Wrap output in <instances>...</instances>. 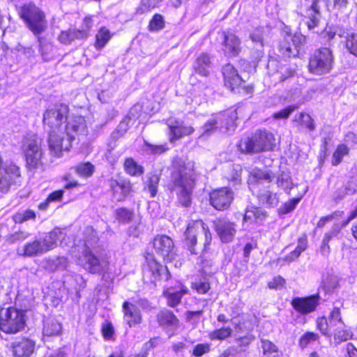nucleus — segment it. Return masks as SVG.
I'll return each instance as SVG.
<instances>
[{
    "mask_svg": "<svg viewBox=\"0 0 357 357\" xmlns=\"http://www.w3.org/2000/svg\"><path fill=\"white\" fill-rule=\"evenodd\" d=\"M68 107L62 103L50 105L43 114V122L50 130L49 149L56 157L68 151L71 143L79 135L86 134L85 119L80 116L68 117Z\"/></svg>",
    "mask_w": 357,
    "mask_h": 357,
    "instance_id": "1",
    "label": "nucleus"
},
{
    "mask_svg": "<svg viewBox=\"0 0 357 357\" xmlns=\"http://www.w3.org/2000/svg\"><path fill=\"white\" fill-rule=\"evenodd\" d=\"M203 233V243L201 256H204L211 250L213 234L209 227L201 219L190 220L188 222L182 234L181 243L183 248L191 255L199 254V235Z\"/></svg>",
    "mask_w": 357,
    "mask_h": 357,
    "instance_id": "2",
    "label": "nucleus"
},
{
    "mask_svg": "<svg viewBox=\"0 0 357 357\" xmlns=\"http://www.w3.org/2000/svg\"><path fill=\"white\" fill-rule=\"evenodd\" d=\"M41 143L42 139L36 135L32 134L26 138V144H24V147L26 146L24 157L29 177L33 176L35 173L44 171Z\"/></svg>",
    "mask_w": 357,
    "mask_h": 357,
    "instance_id": "3",
    "label": "nucleus"
},
{
    "mask_svg": "<svg viewBox=\"0 0 357 357\" xmlns=\"http://www.w3.org/2000/svg\"><path fill=\"white\" fill-rule=\"evenodd\" d=\"M274 140L272 133L266 130H257L251 137L241 139L238 146L242 153H257L271 150Z\"/></svg>",
    "mask_w": 357,
    "mask_h": 357,
    "instance_id": "4",
    "label": "nucleus"
},
{
    "mask_svg": "<svg viewBox=\"0 0 357 357\" xmlns=\"http://www.w3.org/2000/svg\"><path fill=\"white\" fill-rule=\"evenodd\" d=\"M61 231L54 228L45 234L41 240L35 239L24 245V255L36 256L43 255L57 246Z\"/></svg>",
    "mask_w": 357,
    "mask_h": 357,
    "instance_id": "5",
    "label": "nucleus"
},
{
    "mask_svg": "<svg viewBox=\"0 0 357 357\" xmlns=\"http://www.w3.org/2000/svg\"><path fill=\"white\" fill-rule=\"evenodd\" d=\"M333 63L332 51L329 48L324 47L314 51L310 56L308 68L310 72L314 75H324L331 70Z\"/></svg>",
    "mask_w": 357,
    "mask_h": 357,
    "instance_id": "6",
    "label": "nucleus"
},
{
    "mask_svg": "<svg viewBox=\"0 0 357 357\" xmlns=\"http://www.w3.org/2000/svg\"><path fill=\"white\" fill-rule=\"evenodd\" d=\"M237 119L236 110H227L215 114L203 126L202 135H209L218 128H225L227 131L232 130L236 126Z\"/></svg>",
    "mask_w": 357,
    "mask_h": 357,
    "instance_id": "7",
    "label": "nucleus"
},
{
    "mask_svg": "<svg viewBox=\"0 0 357 357\" xmlns=\"http://www.w3.org/2000/svg\"><path fill=\"white\" fill-rule=\"evenodd\" d=\"M24 20L35 36H39L47 28L45 13L33 4L24 6Z\"/></svg>",
    "mask_w": 357,
    "mask_h": 357,
    "instance_id": "8",
    "label": "nucleus"
},
{
    "mask_svg": "<svg viewBox=\"0 0 357 357\" xmlns=\"http://www.w3.org/2000/svg\"><path fill=\"white\" fill-rule=\"evenodd\" d=\"M22 328V310L8 307L0 311V330L8 334L17 333Z\"/></svg>",
    "mask_w": 357,
    "mask_h": 357,
    "instance_id": "9",
    "label": "nucleus"
},
{
    "mask_svg": "<svg viewBox=\"0 0 357 357\" xmlns=\"http://www.w3.org/2000/svg\"><path fill=\"white\" fill-rule=\"evenodd\" d=\"M144 257V270L149 274L154 283L159 281L167 282L171 279L172 275L167 266L158 261L153 253L146 252Z\"/></svg>",
    "mask_w": 357,
    "mask_h": 357,
    "instance_id": "10",
    "label": "nucleus"
},
{
    "mask_svg": "<svg viewBox=\"0 0 357 357\" xmlns=\"http://www.w3.org/2000/svg\"><path fill=\"white\" fill-rule=\"evenodd\" d=\"M153 248L158 255L160 256L165 263L174 261L176 252L173 240L167 235L158 234L152 240Z\"/></svg>",
    "mask_w": 357,
    "mask_h": 357,
    "instance_id": "11",
    "label": "nucleus"
},
{
    "mask_svg": "<svg viewBox=\"0 0 357 357\" xmlns=\"http://www.w3.org/2000/svg\"><path fill=\"white\" fill-rule=\"evenodd\" d=\"M277 184L279 187H282L284 192L287 195L291 194V190L294 189L301 188V190L298 192L296 197L289 199L284 202L278 209V213L280 215H285L292 212L296 207L297 204L301 201L304 195L307 191V185H291L289 186L288 180H277Z\"/></svg>",
    "mask_w": 357,
    "mask_h": 357,
    "instance_id": "12",
    "label": "nucleus"
},
{
    "mask_svg": "<svg viewBox=\"0 0 357 357\" xmlns=\"http://www.w3.org/2000/svg\"><path fill=\"white\" fill-rule=\"evenodd\" d=\"M343 325L344 321L342 317L340 307H333L328 318L326 316H321L316 319L317 329L323 335L326 337H331V331Z\"/></svg>",
    "mask_w": 357,
    "mask_h": 357,
    "instance_id": "13",
    "label": "nucleus"
},
{
    "mask_svg": "<svg viewBox=\"0 0 357 357\" xmlns=\"http://www.w3.org/2000/svg\"><path fill=\"white\" fill-rule=\"evenodd\" d=\"M210 204L217 211L227 210L234 199V193L229 187H220L212 190L208 195Z\"/></svg>",
    "mask_w": 357,
    "mask_h": 357,
    "instance_id": "14",
    "label": "nucleus"
},
{
    "mask_svg": "<svg viewBox=\"0 0 357 357\" xmlns=\"http://www.w3.org/2000/svg\"><path fill=\"white\" fill-rule=\"evenodd\" d=\"M292 308L299 314L306 315L315 312L320 305L319 294L305 296H295L291 300Z\"/></svg>",
    "mask_w": 357,
    "mask_h": 357,
    "instance_id": "15",
    "label": "nucleus"
},
{
    "mask_svg": "<svg viewBox=\"0 0 357 357\" xmlns=\"http://www.w3.org/2000/svg\"><path fill=\"white\" fill-rule=\"evenodd\" d=\"M189 293L188 288L181 280H178L174 285L164 287L162 292L169 307L176 308L182 303L183 297Z\"/></svg>",
    "mask_w": 357,
    "mask_h": 357,
    "instance_id": "16",
    "label": "nucleus"
},
{
    "mask_svg": "<svg viewBox=\"0 0 357 357\" xmlns=\"http://www.w3.org/2000/svg\"><path fill=\"white\" fill-rule=\"evenodd\" d=\"M78 259L82 262V266L91 274H104L108 269L109 262L102 264L100 259L89 248L82 251Z\"/></svg>",
    "mask_w": 357,
    "mask_h": 357,
    "instance_id": "17",
    "label": "nucleus"
},
{
    "mask_svg": "<svg viewBox=\"0 0 357 357\" xmlns=\"http://www.w3.org/2000/svg\"><path fill=\"white\" fill-rule=\"evenodd\" d=\"M306 43V37L296 33L287 35L280 44V51L285 56H296L299 53V48Z\"/></svg>",
    "mask_w": 357,
    "mask_h": 357,
    "instance_id": "18",
    "label": "nucleus"
},
{
    "mask_svg": "<svg viewBox=\"0 0 357 357\" xmlns=\"http://www.w3.org/2000/svg\"><path fill=\"white\" fill-rule=\"evenodd\" d=\"M195 180H175L174 190L176 191L178 204L188 208L192 204V192Z\"/></svg>",
    "mask_w": 357,
    "mask_h": 357,
    "instance_id": "19",
    "label": "nucleus"
},
{
    "mask_svg": "<svg viewBox=\"0 0 357 357\" xmlns=\"http://www.w3.org/2000/svg\"><path fill=\"white\" fill-rule=\"evenodd\" d=\"M155 320L159 327L169 333L180 327V320L174 312L169 308L163 307L155 315Z\"/></svg>",
    "mask_w": 357,
    "mask_h": 357,
    "instance_id": "20",
    "label": "nucleus"
},
{
    "mask_svg": "<svg viewBox=\"0 0 357 357\" xmlns=\"http://www.w3.org/2000/svg\"><path fill=\"white\" fill-rule=\"evenodd\" d=\"M213 229L223 243L233 241L236 233V224L234 222L218 218L213 220Z\"/></svg>",
    "mask_w": 357,
    "mask_h": 357,
    "instance_id": "21",
    "label": "nucleus"
},
{
    "mask_svg": "<svg viewBox=\"0 0 357 357\" xmlns=\"http://www.w3.org/2000/svg\"><path fill=\"white\" fill-rule=\"evenodd\" d=\"M169 129V141H175L191 135L194 132V128L185 125L182 121L178 119H169L167 123Z\"/></svg>",
    "mask_w": 357,
    "mask_h": 357,
    "instance_id": "22",
    "label": "nucleus"
},
{
    "mask_svg": "<svg viewBox=\"0 0 357 357\" xmlns=\"http://www.w3.org/2000/svg\"><path fill=\"white\" fill-rule=\"evenodd\" d=\"M123 319L130 327L139 325L142 321V314L139 308L134 303L125 301L122 304Z\"/></svg>",
    "mask_w": 357,
    "mask_h": 357,
    "instance_id": "23",
    "label": "nucleus"
},
{
    "mask_svg": "<svg viewBox=\"0 0 357 357\" xmlns=\"http://www.w3.org/2000/svg\"><path fill=\"white\" fill-rule=\"evenodd\" d=\"M222 50L230 57L236 56L241 52V42L238 38L230 32H222Z\"/></svg>",
    "mask_w": 357,
    "mask_h": 357,
    "instance_id": "24",
    "label": "nucleus"
},
{
    "mask_svg": "<svg viewBox=\"0 0 357 357\" xmlns=\"http://www.w3.org/2000/svg\"><path fill=\"white\" fill-rule=\"evenodd\" d=\"M222 74L225 85L229 87L231 91L241 85L243 79L231 64L227 63L223 66Z\"/></svg>",
    "mask_w": 357,
    "mask_h": 357,
    "instance_id": "25",
    "label": "nucleus"
},
{
    "mask_svg": "<svg viewBox=\"0 0 357 357\" xmlns=\"http://www.w3.org/2000/svg\"><path fill=\"white\" fill-rule=\"evenodd\" d=\"M233 171L235 174L232 176L231 178L245 176V174L252 178H271V176L266 170H261L257 167H250L248 169H243L240 165H234Z\"/></svg>",
    "mask_w": 357,
    "mask_h": 357,
    "instance_id": "26",
    "label": "nucleus"
},
{
    "mask_svg": "<svg viewBox=\"0 0 357 357\" xmlns=\"http://www.w3.org/2000/svg\"><path fill=\"white\" fill-rule=\"evenodd\" d=\"M212 62L210 56L206 53H201L195 59L193 68L195 73L207 77L210 73Z\"/></svg>",
    "mask_w": 357,
    "mask_h": 357,
    "instance_id": "27",
    "label": "nucleus"
},
{
    "mask_svg": "<svg viewBox=\"0 0 357 357\" xmlns=\"http://www.w3.org/2000/svg\"><path fill=\"white\" fill-rule=\"evenodd\" d=\"M62 333V325L56 319L48 318L43 322V337H55Z\"/></svg>",
    "mask_w": 357,
    "mask_h": 357,
    "instance_id": "28",
    "label": "nucleus"
},
{
    "mask_svg": "<svg viewBox=\"0 0 357 357\" xmlns=\"http://www.w3.org/2000/svg\"><path fill=\"white\" fill-rule=\"evenodd\" d=\"M114 195L118 196L119 201H123L131 191L129 180H114L111 184Z\"/></svg>",
    "mask_w": 357,
    "mask_h": 357,
    "instance_id": "29",
    "label": "nucleus"
},
{
    "mask_svg": "<svg viewBox=\"0 0 357 357\" xmlns=\"http://www.w3.org/2000/svg\"><path fill=\"white\" fill-rule=\"evenodd\" d=\"M174 171L178 172V176H175L174 178H187L188 176H191L192 172L193 164L192 162L188 161L185 162L181 159H176L173 165Z\"/></svg>",
    "mask_w": 357,
    "mask_h": 357,
    "instance_id": "30",
    "label": "nucleus"
},
{
    "mask_svg": "<svg viewBox=\"0 0 357 357\" xmlns=\"http://www.w3.org/2000/svg\"><path fill=\"white\" fill-rule=\"evenodd\" d=\"M86 37L87 33L86 31L69 29L68 31H62L60 33L59 40L63 44L68 45L71 43L75 39L86 38Z\"/></svg>",
    "mask_w": 357,
    "mask_h": 357,
    "instance_id": "31",
    "label": "nucleus"
},
{
    "mask_svg": "<svg viewBox=\"0 0 357 357\" xmlns=\"http://www.w3.org/2000/svg\"><path fill=\"white\" fill-rule=\"evenodd\" d=\"M266 217V213L257 206H250L245 209L243 215L244 222H257L262 220Z\"/></svg>",
    "mask_w": 357,
    "mask_h": 357,
    "instance_id": "32",
    "label": "nucleus"
},
{
    "mask_svg": "<svg viewBox=\"0 0 357 357\" xmlns=\"http://www.w3.org/2000/svg\"><path fill=\"white\" fill-rule=\"evenodd\" d=\"M333 336L335 341L342 342L352 338L353 333L348 328L345 324L342 326H337L331 331V337Z\"/></svg>",
    "mask_w": 357,
    "mask_h": 357,
    "instance_id": "33",
    "label": "nucleus"
},
{
    "mask_svg": "<svg viewBox=\"0 0 357 357\" xmlns=\"http://www.w3.org/2000/svg\"><path fill=\"white\" fill-rule=\"evenodd\" d=\"M309 12L308 18L305 23L308 29L312 30L318 26L320 18L319 6L317 5L316 2H312Z\"/></svg>",
    "mask_w": 357,
    "mask_h": 357,
    "instance_id": "34",
    "label": "nucleus"
},
{
    "mask_svg": "<svg viewBox=\"0 0 357 357\" xmlns=\"http://www.w3.org/2000/svg\"><path fill=\"white\" fill-rule=\"evenodd\" d=\"M232 335V329L229 326H222L215 328L208 334V337L211 340L223 341Z\"/></svg>",
    "mask_w": 357,
    "mask_h": 357,
    "instance_id": "35",
    "label": "nucleus"
},
{
    "mask_svg": "<svg viewBox=\"0 0 357 357\" xmlns=\"http://www.w3.org/2000/svg\"><path fill=\"white\" fill-rule=\"evenodd\" d=\"M340 229L338 228L333 229V230L324 234L320 246V251L321 255L328 256L330 254L331 249L329 246V242L334 236H336L340 233Z\"/></svg>",
    "mask_w": 357,
    "mask_h": 357,
    "instance_id": "36",
    "label": "nucleus"
},
{
    "mask_svg": "<svg viewBox=\"0 0 357 357\" xmlns=\"http://www.w3.org/2000/svg\"><path fill=\"white\" fill-rule=\"evenodd\" d=\"M257 196L259 200L267 207L273 208L278 205L279 203V199L276 194H274L270 191H266L260 193L257 192Z\"/></svg>",
    "mask_w": 357,
    "mask_h": 357,
    "instance_id": "37",
    "label": "nucleus"
},
{
    "mask_svg": "<svg viewBox=\"0 0 357 357\" xmlns=\"http://www.w3.org/2000/svg\"><path fill=\"white\" fill-rule=\"evenodd\" d=\"M112 35L110 31L105 27H101L96 36L95 47L101 50L110 40Z\"/></svg>",
    "mask_w": 357,
    "mask_h": 357,
    "instance_id": "38",
    "label": "nucleus"
},
{
    "mask_svg": "<svg viewBox=\"0 0 357 357\" xmlns=\"http://www.w3.org/2000/svg\"><path fill=\"white\" fill-rule=\"evenodd\" d=\"M349 153V147L344 144H339L333 153L331 158V163L333 166H337L341 163L344 156L347 155Z\"/></svg>",
    "mask_w": 357,
    "mask_h": 357,
    "instance_id": "39",
    "label": "nucleus"
},
{
    "mask_svg": "<svg viewBox=\"0 0 357 357\" xmlns=\"http://www.w3.org/2000/svg\"><path fill=\"white\" fill-rule=\"evenodd\" d=\"M190 287L199 294H206L211 289V283L208 280L204 277L203 280H196L192 282Z\"/></svg>",
    "mask_w": 357,
    "mask_h": 357,
    "instance_id": "40",
    "label": "nucleus"
},
{
    "mask_svg": "<svg viewBox=\"0 0 357 357\" xmlns=\"http://www.w3.org/2000/svg\"><path fill=\"white\" fill-rule=\"evenodd\" d=\"M124 168L131 176H139L143 173V167L139 165L132 158H127L125 160Z\"/></svg>",
    "mask_w": 357,
    "mask_h": 357,
    "instance_id": "41",
    "label": "nucleus"
},
{
    "mask_svg": "<svg viewBox=\"0 0 357 357\" xmlns=\"http://www.w3.org/2000/svg\"><path fill=\"white\" fill-rule=\"evenodd\" d=\"M294 121L300 125L305 126L310 131L315 129V124L313 119L305 112H301L295 115Z\"/></svg>",
    "mask_w": 357,
    "mask_h": 357,
    "instance_id": "42",
    "label": "nucleus"
},
{
    "mask_svg": "<svg viewBox=\"0 0 357 357\" xmlns=\"http://www.w3.org/2000/svg\"><path fill=\"white\" fill-rule=\"evenodd\" d=\"M74 169L79 176L90 177L95 171V166L91 162H86L78 164Z\"/></svg>",
    "mask_w": 357,
    "mask_h": 357,
    "instance_id": "43",
    "label": "nucleus"
},
{
    "mask_svg": "<svg viewBox=\"0 0 357 357\" xmlns=\"http://www.w3.org/2000/svg\"><path fill=\"white\" fill-rule=\"evenodd\" d=\"M115 218L121 223L126 224L133 219V211L121 207L115 211Z\"/></svg>",
    "mask_w": 357,
    "mask_h": 357,
    "instance_id": "44",
    "label": "nucleus"
},
{
    "mask_svg": "<svg viewBox=\"0 0 357 357\" xmlns=\"http://www.w3.org/2000/svg\"><path fill=\"white\" fill-rule=\"evenodd\" d=\"M319 339L318 333L312 331L305 332L298 340V345L301 349H305L310 343Z\"/></svg>",
    "mask_w": 357,
    "mask_h": 357,
    "instance_id": "45",
    "label": "nucleus"
},
{
    "mask_svg": "<svg viewBox=\"0 0 357 357\" xmlns=\"http://www.w3.org/2000/svg\"><path fill=\"white\" fill-rule=\"evenodd\" d=\"M261 348L264 355L267 357H270V355L273 354H274L273 357H281L278 347L268 340H261Z\"/></svg>",
    "mask_w": 357,
    "mask_h": 357,
    "instance_id": "46",
    "label": "nucleus"
},
{
    "mask_svg": "<svg viewBox=\"0 0 357 357\" xmlns=\"http://www.w3.org/2000/svg\"><path fill=\"white\" fill-rule=\"evenodd\" d=\"M345 47L351 54L357 56V33H347L345 36Z\"/></svg>",
    "mask_w": 357,
    "mask_h": 357,
    "instance_id": "47",
    "label": "nucleus"
},
{
    "mask_svg": "<svg viewBox=\"0 0 357 357\" xmlns=\"http://www.w3.org/2000/svg\"><path fill=\"white\" fill-rule=\"evenodd\" d=\"M163 0H141L140 4L137 8L138 14H144L149 12L153 8L157 7Z\"/></svg>",
    "mask_w": 357,
    "mask_h": 357,
    "instance_id": "48",
    "label": "nucleus"
},
{
    "mask_svg": "<svg viewBox=\"0 0 357 357\" xmlns=\"http://www.w3.org/2000/svg\"><path fill=\"white\" fill-rule=\"evenodd\" d=\"M101 334L105 340H114L115 331L110 321H106L102 324Z\"/></svg>",
    "mask_w": 357,
    "mask_h": 357,
    "instance_id": "49",
    "label": "nucleus"
},
{
    "mask_svg": "<svg viewBox=\"0 0 357 357\" xmlns=\"http://www.w3.org/2000/svg\"><path fill=\"white\" fill-rule=\"evenodd\" d=\"M165 20L160 14H155L149 24V29L151 31H157L164 28Z\"/></svg>",
    "mask_w": 357,
    "mask_h": 357,
    "instance_id": "50",
    "label": "nucleus"
},
{
    "mask_svg": "<svg viewBox=\"0 0 357 357\" xmlns=\"http://www.w3.org/2000/svg\"><path fill=\"white\" fill-rule=\"evenodd\" d=\"M286 280L281 275L274 276L271 280L268 282L267 287L269 289L280 290L286 287Z\"/></svg>",
    "mask_w": 357,
    "mask_h": 357,
    "instance_id": "51",
    "label": "nucleus"
},
{
    "mask_svg": "<svg viewBox=\"0 0 357 357\" xmlns=\"http://www.w3.org/2000/svg\"><path fill=\"white\" fill-rule=\"evenodd\" d=\"M344 214V211H335L333 213L328 214L325 216H322L319 218L317 223V227L322 228L324 227L328 222L332 221L336 217H341Z\"/></svg>",
    "mask_w": 357,
    "mask_h": 357,
    "instance_id": "52",
    "label": "nucleus"
},
{
    "mask_svg": "<svg viewBox=\"0 0 357 357\" xmlns=\"http://www.w3.org/2000/svg\"><path fill=\"white\" fill-rule=\"evenodd\" d=\"M210 350L211 345L208 343H199L194 347L191 354L195 357H201L204 354L208 353Z\"/></svg>",
    "mask_w": 357,
    "mask_h": 357,
    "instance_id": "53",
    "label": "nucleus"
},
{
    "mask_svg": "<svg viewBox=\"0 0 357 357\" xmlns=\"http://www.w3.org/2000/svg\"><path fill=\"white\" fill-rule=\"evenodd\" d=\"M296 109H297V107L295 105H289L286 108H284L279 112H275L273 114V117L275 119H286Z\"/></svg>",
    "mask_w": 357,
    "mask_h": 357,
    "instance_id": "54",
    "label": "nucleus"
},
{
    "mask_svg": "<svg viewBox=\"0 0 357 357\" xmlns=\"http://www.w3.org/2000/svg\"><path fill=\"white\" fill-rule=\"evenodd\" d=\"M146 151L153 154H160L167 150L166 145H153L147 142H145Z\"/></svg>",
    "mask_w": 357,
    "mask_h": 357,
    "instance_id": "55",
    "label": "nucleus"
},
{
    "mask_svg": "<svg viewBox=\"0 0 357 357\" xmlns=\"http://www.w3.org/2000/svg\"><path fill=\"white\" fill-rule=\"evenodd\" d=\"M35 342L29 339H24V357H29L34 351Z\"/></svg>",
    "mask_w": 357,
    "mask_h": 357,
    "instance_id": "56",
    "label": "nucleus"
},
{
    "mask_svg": "<svg viewBox=\"0 0 357 357\" xmlns=\"http://www.w3.org/2000/svg\"><path fill=\"white\" fill-rule=\"evenodd\" d=\"M252 340L253 337L250 335H244L237 338L236 341L240 351H244L245 348L248 347Z\"/></svg>",
    "mask_w": 357,
    "mask_h": 357,
    "instance_id": "57",
    "label": "nucleus"
},
{
    "mask_svg": "<svg viewBox=\"0 0 357 357\" xmlns=\"http://www.w3.org/2000/svg\"><path fill=\"white\" fill-rule=\"evenodd\" d=\"M159 180H148L144 187L150 192L151 197H154L158 192Z\"/></svg>",
    "mask_w": 357,
    "mask_h": 357,
    "instance_id": "58",
    "label": "nucleus"
},
{
    "mask_svg": "<svg viewBox=\"0 0 357 357\" xmlns=\"http://www.w3.org/2000/svg\"><path fill=\"white\" fill-rule=\"evenodd\" d=\"M303 252V250L296 246L294 250L284 257V261L287 262H292L297 259Z\"/></svg>",
    "mask_w": 357,
    "mask_h": 357,
    "instance_id": "59",
    "label": "nucleus"
},
{
    "mask_svg": "<svg viewBox=\"0 0 357 357\" xmlns=\"http://www.w3.org/2000/svg\"><path fill=\"white\" fill-rule=\"evenodd\" d=\"M63 194V190H56L50 193L47 198L50 202H59L62 199Z\"/></svg>",
    "mask_w": 357,
    "mask_h": 357,
    "instance_id": "60",
    "label": "nucleus"
},
{
    "mask_svg": "<svg viewBox=\"0 0 357 357\" xmlns=\"http://www.w3.org/2000/svg\"><path fill=\"white\" fill-rule=\"evenodd\" d=\"M257 248V243L256 241L252 243H247L243 249L244 258L248 259L250 256L251 251Z\"/></svg>",
    "mask_w": 357,
    "mask_h": 357,
    "instance_id": "61",
    "label": "nucleus"
},
{
    "mask_svg": "<svg viewBox=\"0 0 357 357\" xmlns=\"http://www.w3.org/2000/svg\"><path fill=\"white\" fill-rule=\"evenodd\" d=\"M238 351L234 347H229L225 349L218 357H236Z\"/></svg>",
    "mask_w": 357,
    "mask_h": 357,
    "instance_id": "62",
    "label": "nucleus"
},
{
    "mask_svg": "<svg viewBox=\"0 0 357 357\" xmlns=\"http://www.w3.org/2000/svg\"><path fill=\"white\" fill-rule=\"evenodd\" d=\"M297 242V247L305 251L308 247L307 235L305 233H303L301 236L298 238Z\"/></svg>",
    "mask_w": 357,
    "mask_h": 357,
    "instance_id": "63",
    "label": "nucleus"
},
{
    "mask_svg": "<svg viewBox=\"0 0 357 357\" xmlns=\"http://www.w3.org/2000/svg\"><path fill=\"white\" fill-rule=\"evenodd\" d=\"M346 351L349 357H357V348L352 343L346 344Z\"/></svg>",
    "mask_w": 357,
    "mask_h": 357,
    "instance_id": "64",
    "label": "nucleus"
}]
</instances>
